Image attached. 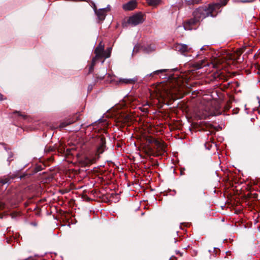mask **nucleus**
<instances>
[{"label": "nucleus", "mask_w": 260, "mask_h": 260, "mask_svg": "<svg viewBox=\"0 0 260 260\" xmlns=\"http://www.w3.org/2000/svg\"><path fill=\"white\" fill-rule=\"evenodd\" d=\"M200 21L196 19L194 17L183 23V27L185 30H191Z\"/></svg>", "instance_id": "1a4fd4ad"}, {"label": "nucleus", "mask_w": 260, "mask_h": 260, "mask_svg": "<svg viewBox=\"0 0 260 260\" xmlns=\"http://www.w3.org/2000/svg\"><path fill=\"white\" fill-rule=\"evenodd\" d=\"M3 100H4L3 95H2V94L0 93V101H2Z\"/></svg>", "instance_id": "bb28decb"}, {"label": "nucleus", "mask_w": 260, "mask_h": 260, "mask_svg": "<svg viewBox=\"0 0 260 260\" xmlns=\"http://www.w3.org/2000/svg\"><path fill=\"white\" fill-rule=\"evenodd\" d=\"M259 1H260V0H259Z\"/></svg>", "instance_id": "473e14b6"}, {"label": "nucleus", "mask_w": 260, "mask_h": 260, "mask_svg": "<svg viewBox=\"0 0 260 260\" xmlns=\"http://www.w3.org/2000/svg\"><path fill=\"white\" fill-rule=\"evenodd\" d=\"M155 140L156 139L155 138H153L151 136H147L146 137V141L149 144H153Z\"/></svg>", "instance_id": "aec40b11"}, {"label": "nucleus", "mask_w": 260, "mask_h": 260, "mask_svg": "<svg viewBox=\"0 0 260 260\" xmlns=\"http://www.w3.org/2000/svg\"><path fill=\"white\" fill-rule=\"evenodd\" d=\"M184 82L181 77H174L156 88V96L159 102L169 104L183 96Z\"/></svg>", "instance_id": "f257e3e1"}, {"label": "nucleus", "mask_w": 260, "mask_h": 260, "mask_svg": "<svg viewBox=\"0 0 260 260\" xmlns=\"http://www.w3.org/2000/svg\"><path fill=\"white\" fill-rule=\"evenodd\" d=\"M170 260H177V258L174 256H172L170 257Z\"/></svg>", "instance_id": "a878e982"}, {"label": "nucleus", "mask_w": 260, "mask_h": 260, "mask_svg": "<svg viewBox=\"0 0 260 260\" xmlns=\"http://www.w3.org/2000/svg\"><path fill=\"white\" fill-rule=\"evenodd\" d=\"M241 53H242V51H239V52L238 53V54H241Z\"/></svg>", "instance_id": "c756f323"}, {"label": "nucleus", "mask_w": 260, "mask_h": 260, "mask_svg": "<svg viewBox=\"0 0 260 260\" xmlns=\"http://www.w3.org/2000/svg\"><path fill=\"white\" fill-rule=\"evenodd\" d=\"M177 254H179L180 256H182V254L179 251L176 252Z\"/></svg>", "instance_id": "cd10ccee"}, {"label": "nucleus", "mask_w": 260, "mask_h": 260, "mask_svg": "<svg viewBox=\"0 0 260 260\" xmlns=\"http://www.w3.org/2000/svg\"><path fill=\"white\" fill-rule=\"evenodd\" d=\"M153 144L154 148L158 151L161 152L165 151L166 146L163 141L156 139Z\"/></svg>", "instance_id": "f8f14e48"}, {"label": "nucleus", "mask_w": 260, "mask_h": 260, "mask_svg": "<svg viewBox=\"0 0 260 260\" xmlns=\"http://www.w3.org/2000/svg\"><path fill=\"white\" fill-rule=\"evenodd\" d=\"M144 20L143 15L141 13L136 14L130 17L127 20V23L132 26H136L143 22Z\"/></svg>", "instance_id": "423d86ee"}, {"label": "nucleus", "mask_w": 260, "mask_h": 260, "mask_svg": "<svg viewBox=\"0 0 260 260\" xmlns=\"http://www.w3.org/2000/svg\"><path fill=\"white\" fill-rule=\"evenodd\" d=\"M91 89H92V87H90V86H89V87H88V90H91Z\"/></svg>", "instance_id": "c85d7f7f"}, {"label": "nucleus", "mask_w": 260, "mask_h": 260, "mask_svg": "<svg viewBox=\"0 0 260 260\" xmlns=\"http://www.w3.org/2000/svg\"><path fill=\"white\" fill-rule=\"evenodd\" d=\"M258 194L256 193H248L246 196V199H252L253 200H255L257 198Z\"/></svg>", "instance_id": "f3484780"}, {"label": "nucleus", "mask_w": 260, "mask_h": 260, "mask_svg": "<svg viewBox=\"0 0 260 260\" xmlns=\"http://www.w3.org/2000/svg\"><path fill=\"white\" fill-rule=\"evenodd\" d=\"M220 3H219V4L220 5V7H221V6L226 5V4H227V2L229 0H220Z\"/></svg>", "instance_id": "5701e85b"}, {"label": "nucleus", "mask_w": 260, "mask_h": 260, "mask_svg": "<svg viewBox=\"0 0 260 260\" xmlns=\"http://www.w3.org/2000/svg\"><path fill=\"white\" fill-rule=\"evenodd\" d=\"M104 60H103L102 61V63H104Z\"/></svg>", "instance_id": "7c9ffc66"}, {"label": "nucleus", "mask_w": 260, "mask_h": 260, "mask_svg": "<svg viewBox=\"0 0 260 260\" xmlns=\"http://www.w3.org/2000/svg\"><path fill=\"white\" fill-rule=\"evenodd\" d=\"M6 183V182H3V184H5V183Z\"/></svg>", "instance_id": "2f4dec72"}, {"label": "nucleus", "mask_w": 260, "mask_h": 260, "mask_svg": "<svg viewBox=\"0 0 260 260\" xmlns=\"http://www.w3.org/2000/svg\"><path fill=\"white\" fill-rule=\"evenodd\" d=\"M201 1V0H185L186 4L188 5H193L195 4H197L200 3Z\"/></svg>", "instance_id": "6ab92c4d"}, {"label": "nucleus", "mask_w": 260, "mask_h": 260, "mask_svg": "<svg viewBox=\"0 0 260 260\" xmlns=\"http://www.w3.org/2000/svg\"><path fill=\"white\" fill-rule=\"evenodd\" d=\"M94 10L95 13L97 15L99 19L100 20H103L105 19L106 15V12L107 10L106 8L104 9H100L99 10H97L96 6L95 5H94Z\"/></svg>", "instance_id": "9d476101"}, {"label": "nucleus", "mask_w": 260, "mask_h": 260, "mask_svg": "<svg viewBox=\"0 0 260 260\" xmlns=\"http://www.w3.org/2000/svg\"><path fill=\"white\" fill-rule=\"evenodd\" d=\"M137 81L136 79H120L119 83L122 84H133Z\"/></svg>", "instance_id": "ddd939ff"}, {"label": "nucleus", "mask_w": 260, "mask_h": 260, "mask_svg": "<svg viewBox=\"0 0 260 260\" xmlns=\"http://www.w3.org/2000/svg\"><path fill=\"white\" fill-rule=\"evenodd\" d=\"M137 6V2L136 1L132 0L123 5L122 8L125 11H132L136 8Z\"/></svg>", "instance_id": "9b49d317"}, {"label": "nucleus", "mask_w": 260, "mask_h": 260, "mask_svg": "<svg viewBox=\"0 0 260 260\" xmlns=\"http://www.w3.org/2000/svg\"><path fill=\"white\" fill-rule=\"evenodd\" d=\"M75 121H76V120H73V119L67 120V121H63L62 123H61L60 125H59V127L60 128L64 127H66V126H67L72 124V123H73Z\"/></svg>", "instance_id": "2eb2a0df"}, {"label": "nucleus", "mask_w": 260, "mask_h": 260, "mask_svg": "<svg viewBox=\"0 0 260 260\" xmlns=\"http://www.w3.org/2000/svg\"><path fill=\"white\" fill-rule=\"evenodd\" d=\"M164 71H165L164 70H157V71H155V73L156 74H157V73H162V72H163Z\"/></svg>", "instance_id": "b1692460"}, {"label": "nucleus", "mask_w": 260, "mask_h": 260, "mask_svg": "<svg viewBox=\"0 0 260 260\" xmlns=\"http://www.w3.org/2000/svg\"><path fill=\"white\" fill-rule=\"evenodd\" d=\"M106 74V72H104L103 74H101V75H98V74H95L94 76V77L95 78V82H98L99 81H101L102 80H103L104 78V77L105 76V75Z\"/></svg>", "instance_id": "dca6fc26"}, {"label": "nucleus", "mask_w": 260, "mask_h": 260, "mask_svg": "<svg viewBox=\"0 0 260 260\" xmlns=\"http://www.w3.org/2000/svg\"><path fill=\"white\" fill-rule=\"evenodd\" d=\"M252 1H249V0H244V1H241V2L242 3H249V2H252Z\"/></svg>", "instance_id": "393cba45"}, {"label": "nucleus", "mask_w": 260, "mask_h": 260, "mask_svg": "<svg viewBox=\"0 0 260 260\" xmlns=\"http://www.w3.org/2000/svg\"><path fill=\"white\" fill-rule=\"evenodd\" d=\"M207 66H208V63H206L205 61L204 60L201 61L200 62L195 63L193 64V66L195 68H196L197 69H201L203 67H205Z\"/></svg>", "instance_id": "4468645a"}, {"label": "nucleus", "mask_w": 260, "mask_h": 260, "mask_svg": "<svg viewBox=\"0 0 260 260\" xmlns=\"http://www.w3.org/2000/svg\"><path fill=\"white\" fill-rule=\"evenodd\" d=\"M147 2L149 6H155L159 3L160 0H147Z\"/></svg>", "instance_id": "a211bd4d"}, {"label": "nucleus", "mask_w": 260, "mask_h": 260, "mask_svg": "<svg viewBox=\"0 0 260 260\" xmlns=\"http://www.w3.org/2000/svg\"><path fill=\"white\" fill-rule=\"evenodd\" d=\"M200 21L196 19L194 17L183 23V27L185 30H191Z\"/></svg>", "instance_id": "6e6552de"}, {"label": "nucleus", "mask_w": 260, "mask_h": 260, "mask_svg": "<svg viewBox=\"0 0 260 260\" xmlns=\"http://www.w3.org/2000/svg\"><path fill=\"white\" fill-rule=\"evenodd\" d=\"M14 114H18V116L20 117H22V118H24L26 117V115L24 114H22L18 111H15L14 112Z\"/></svg>", "instance_id": "4be33fe9"}, {"label": "nucleus", "mask_w": 260, "mask_h": 260, "mask_svg": "<svg viewBox=\"0 0 260 260\" xmlns=\"http://www.w3.org/2000/svg\"><path fill=\"white\" fill-rule=\"evenodd\" d=\"M175 50L179 52L182 54H185L190 52L191 48L186 44L177 43L174 45Z\"/></svg>", "instance_id": "0eeeda50"}, {"label": "nucleus", "mask_w": 260, "mask_h": 260, "mask_svg": "<svg viewBox=\"0 0 260 260\" xmlns=\"http://www.w3.org/2000/svg\"><path fill=\"white\" fill-rule=\"evenodd\" d=\"M112 48L109 47L106 50H104V45L102 42H100L94 50L95 56L93 57L91 64L89 67L88 74L91 73L94 70V67L98 60L103 58H109L111 53Z\"/></svg>", "instance_id": "39448f33"}, {"label": "nucleus", "mask_w": 260, "mask_h": 260, "mask_svg": "<svg viewBox=\"0 0 260 260\" xmlns=\"http://www.w3.org/2000/svg\"><path fill=\"white\" fill-rule=\"evenodd\" d=\"M220 8L219 4H210L208 7H201L193 12V16L200 22L209 16H215Z\"/></svg>", "instance_id": "7ed1b4c3"}, {"label": "nucleus", "mask_w": 260, "mask_h": 260, "mask_svg": "<svg viewBox=\"0 0 260 260\" xmlns=\"http://www.w3.org/2000/svg\"><path fill=\"white\" fill-rule=\"evenodd\" d=\"M91 143H94L96 146V154L94 155H89L85 157L83 162L86 166L94 163L96 160L99 158V156L96 155H99L100 154L102 153L106 149V141L103 136H96L93 137Z\"/></svg>", "instance_id": "20e7f679"}, {"label": "nucleus", "mask_w": 260, "mask_h": 260, "mask_svg": "<svg viewBox=\"0 0 260 260\" xmlns=\"http://www.w3.org/2000/svg\"><path fill=\"white\" fill-rule=\"evenodd\" d=\"M9 208V207L8 206V205L5 204V203H4L2 202H0V210H3L5 208Z\"/></svg>", "instance_id": "412c9836"}, {"label": "nucleus", "mask_w": 260, "mask_h": 260, "mask_svg": "<svg viewBox=\"0 0 260 260\" xmlns=\"http://www.w3.org/2000/svg\"><path fill=\"white\" fill-rule=\"evenodd\" d=\"M222 113L221 107L217 101H212L201 103L196 111V115L200 119H206L209 116L220 115Z\"/></svg>", "instance_id": "f03ea898"}]
</instances>
